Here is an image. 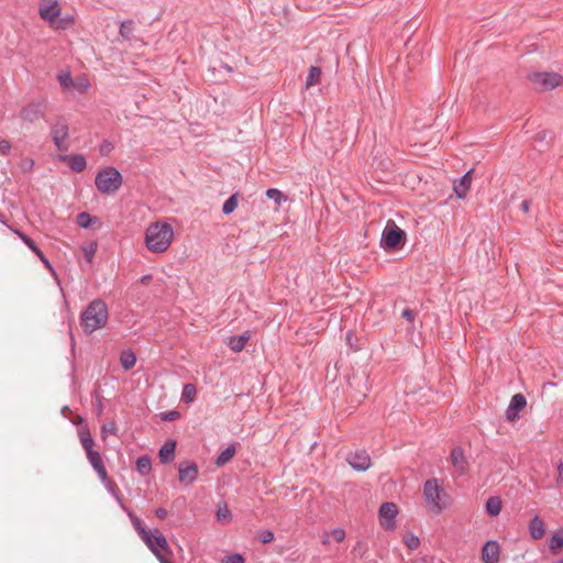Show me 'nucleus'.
<instances>
[{
  "mask_svg": "<svg viewBox=\"0 0 563 563\" xmlns=\"http://www.w3.org/2000/svg\"><path fill=\"white\" fill-rule=\"evenodd\" d=\"M173 239L172 225L167 222L156 221L146 228L144 243L150 252L159 254L168 250Z\"/></svg>",
  "mask_w": 563,
  "mask_h": 563,
  "instance_id": "nucleus-1",
  "label": "nucleus"
},
{
  "mask_svg": "<svg viewBox=\"0 0 563 563\" xmlns=\"http://www.w3.org/2000/svg\"><path fill=\"white\" fill-rule=\"evenodd\" d=\"M62 3L59 0H40L38 15L55 31L66 30L70 24V15L62 16Z\"/></svg>",
  "mask_w": 563,
  "mask_h": 563,
  "instance_id": "nucleus-2",
  "label": "nucleus"
},
{
  "mask_svg": "<svg viewBox=\"0 0 563 563\" xmlns=\"http://www.w3.org/2000/svg\"><path fill=\"white\" fill-rule=\"evenodd\" d=\"M108 307L104 301L96 299L91 301L81 313L80 324L86 333L103 328L108 321Z\"/></svg>",
  "mask_w": 563,
  "mask_h": 563,
  "instance_id": "nucleus-3",
  "label": "nucleus"
},
{
  "mask_svg": "<svg viewBox=\"0 0 563 563\" xmlns=\"http://www.w3.org/2000/svg\"><path fill=\"white\" fill-rule=\"evenodd\" d=\"M123 178L120 172L114 167H106L98 172L95 178V185L101 194L111 195L117 192Z\"/></svg>",
  "mask_w": 563,
  "mask_h": 563,
  "instance_id": "nucleus-4",
  "label": "nucleus"
},
{
  "mask_svg": "<svg viewBox=\"0 0 563 563\" xmlns=\"http://www.w3.org/2000/svg\"><path fill=\"white\" fill-rule=\"evenodd\" d=\"M442 493L443 489L437 478L426 481L423 485V497L429 509L435 514H440L446 507V504L441 503Z\"/></svg>",
  "mask_w": 563,
  "mask_h": 563,
  "instance_id": "nucleus-5",
  "label": "nucleus"
},
{
  "mask_svg": "<svg viewBox=\"0 0 563 563\" xmlns=\"http://www.w3.org/2000/svg\"><path fill=\"white\" fill-rule=\"evenodd\" d=\"M536 90H552L563 84V77L553 71H536L528 75Z\"/></svg>",
  "mask_w": 563,
  "mask_h": 563,
  "instance_id": "nucleus-6",
  "label": "nucleus"
},
{
  "mask_svg": "<svg viewBox=\"0 0 563 563\" xmlns=\"http://www.w3.org/2000/svg\"><path fill=\"white\" fill-rule=\"evenodd\" d=\"M406 233L393 220H389L382 233L380 245L385 250H396L405 244Z\"/></svg>",
  "mask_w": 563,
  "mask_h": 563,
  "instance_id": "nucleus-7",
  "label": "nucleus"
},
{
  "mask_svg": "<svg viewBox=\"0 0 563 563\" xmlns=\"http://www.w3.org/2000/svg\"><path fill=\"white\" fill-rule=\"evenodd\" d=\"M150 538L152 541V548L148 549L157 558L158 561L159 558L163 560H168L173 556V551L168 545L166 538L158 529L152 530Z\"/></svg>",
  "mask_w": 563,
  "mask_h": 563,
  "instance_id": "nucleus-8",
  "label": "nucleus"
},
{
  "mask_svg": "<svg viewBox=\"0 0 563 563\" xmlns=\"http://www.w3.org/2000/svg\"><path fill=\"white\" fill-rule=\"evenodd\" d=\"M379 521L382 527L386 530H394L396 528L395 518L398 515V507L394 503H383L378 510Z\"/></svg>",
  "mask_w": 563,
  "mask_h": 563,
  "instance_id": "nucleus-9",
  "label": "nucleus"
},
{
  "mask_svg": "<svg viewBox=\"0 0 563 563\" xmlns=\"http://www.w3.org/2000/svg\"><path fill=\"white\" fill-rule=\"evenodd\" d=\"M451 463L459 476H463L468 471V462L466 460L464 450L461 446H455L451 451Z\"/></svg>",
  "mask_w": 563,
  "mask_h": 563,
  "instance_id": "nucleus-10",
  "label": "nucleus"
},
{
  "mask_svg": "<svg viewBox=\"0 0 563 563\" xmlns=\"http://www.w3.org/2000/svg\"><path fill=\"white\" fill-rule=\"evenodd\" d=\"M52 134L56 147L62 152L67 151L70 145L68 126L66 124H56L53 128Z\"/></svg>",
  "mask_w": 563,
  "mask_h": 563,
  "instance_id": "nucleus-11",
  "label": "nucleus"
},
{
  "mask_svg": "<svg viewBox=\"0 0 563 563\" xmlns=\"http://www.w3.org/2000/svg\"><path fill=\"white\" fill-rule=\"evenodd\" d=\"M526 406L527 399L522 394L514 395L506 409V419L508 421H516L519 418V412L523 410Z\"/></svg>",
  "mask_w": 563,
  "mask_h": 563,
  "instance_id": "nucleus-12",
  "label": "nucleus"
},
{
  "mask_svg": "<svg viewBox=\"0 0 563 563\" xmlns=\"http://www.w3.org/2000/svg\"><path fill=\"white\" fill-rule=\"evenodd\" d=\"M347 462L354 470L358 472L366 471L372 465L371 456L364 450L349 454Z\"/></svg>",
  "mask_w": 563,
  "mask_h": 563,
  "instance_id": "nucleus-13",
  "label": "nucleus"
},
{
  "mask_svg": "<svg viewBox=\"0 0 563 563\" xmlns=\"http://www.w3.org/2000/svg\"><path fill=\"white\" fill-rule=\"evenodd\" d=\"M82 419L79 416H73V424H78V438L82 449L86 451L92 450L95 448V440L90 434V431L86 426H81Z\"/></svg>",
  "mask_w": 563,
  "mask_h": 563,
  "instance_id": "nucleus-14",
  "label": "nucleus"
},
{
  "mask_svg": "<svg viewBox=\"0 0 563 563\" xmlns=\"http://www.w3.org/2000/svg\"><path fill=\"white\" fill-rule=\"evenodd\" d=\"M199 474L198 465L195 462L179 464V481L185 485L192 484Z\"/></svg>",
  "mask_w": 563,
  "mask_h": 563,
  "instance_id": "nucleus-15",
  "label": "nucleus"
},
{
  "mask_svg": "<svg viewBox=\"0 0 563 563\" xmlns=\"http://www.w3.org/2000/svg\"><path fill=\"white\" fill-rule=\"evenodd\" d=\"M44 104L42 102H32L22 108L20 118L24 121L34 122L44 113Z\"/></svg>",
  "mask_w": 563,
  "mask_h": 563,
  "instance_id": "nucleus-16",
  "label": "nucleus"
},
{
  "mask_svg": "<svg viewBox=\"0 0 563 563\" xmlns=\"http://www.w3.org/2000/svg\"><path fill=\"white\" fill-rule=\"evenodd\" d=\"M500 556V547L497 541L489 540L482 548V561L484 563H497Z\"/></svg>",
  "mask_w": 563,
  "mask_h": 563,
  "instance_id": "nucleus-17",
  "label": "nucleus"
},
{
  "mask_svg": "<svg viewBox=\"0 0 563 563\" xmlns=\"http://www.w3.org/2000/svg\"><path fill=\"white\" fill-rule=\"evenodd\" d=\"M86 455H87V459H88L89 463L91 464L92 468L98 474V476L102 481L108 479V472L103 464V460H102L100 453L98 451H96L95 449H92V450L86 451Z\"/></svg>",
  "mask_w": 563,
  "mask_h": 563,
  "instance_id": "nucleus-18",
  "label": "nucleus"
},
{
  "mask_svg": "<svg viewBox=\"0 0 563 563\" xmlns=\"http://www.w3.org/2000/svg\"><path fill=\"white\" fill-rule=\"evenodd\" d=\"M86 455H87V459H88L89 463L91 464L92 468L98 474V476L102 481L108 479V472L103 464V460H102L100 453L98 451H96L95 449H92V450L86 451Z\"/></svg>",
  "mask_w": 563,
  "mask_h": 563,
  "instance_id": "nucleus-19",
  "label": "nucleus"
},
{
  "mask_svg": "<svg viewBox=\"0 0 563 563\" xmlns=\"http://www.w3.org/2000/svg\"><path fill=\"white\" fill-rule=\"evenodd\" d=\"M472 173L473 169H470L459 180L454 181L453 190L460 199H464L470 191L472 185Z\"/></svg>",
  "mask_w": 563,
  "mask_h": 563,
  "instance_id": "nucleus-20",
  "label": "nucleus"
},
{
  "mask_svg": "<svg viewBox=\"0 0 563 563\" xmlns=\"http://www.w3.org/2000/svg\"><path fill=\"white\" fill-rule=\"evenodd\" d=\"M528 530H529L530 537L533 540L542 539L544 537V534H545L544 521L539 516H534L529 521Z\"/></svg>",
  "mask_w": 563,
  "mask_h": 563,
  "instance_id": "nucleus-21",
  "label": "nucleus"
},
{
  "mask_svg": "<svg viewBox=\"0 0 563 563\" xmlns=\"http://www.w3.org/2000/svg\"><path fill=\"white\" fill-rule=\"evenodd\" d=\"M176 441L167 440L159 449V460L163 464H168L175 459Z\"/></svg>",
  "mask_w": 563,
  "mask_h": 563,
  "instance_id": "nucleus-22",
  "label": "nucleus"
},
{
  "mask_svg": "<svg viewBox=\"0 0 563 563\" xmlns=\"http://www.w3.org/2000/svg\"><path fill=\"white\" fill-rule=\"evenodd\" d=\"M131 522L133 525V528L139 533L142 541L147 545V548H152V541H151V533L152 530L148 531L144 528L141 519L132 514H130Z\"/></svg>",
  "mask_w": 563,
  "mask_h": 563,
  "instance_id": "nucleus-23",
  "label": "nucleus"
},
{
  "mask_svg": "<svg viewBox=\"0 0 563 563\" xmlns=\"http://www.w3.org/2000/svg\"><path fill=\"white\" fill-rule=\"evenodd\" d=\"M251 335L249 332H244L240 335H233V336H230L229 339V347L233 351V352H241L246 343L249 342Z\"/></svg>",
  "mask_w": 563,
  "mask_h": 563,
  "instance_id": "nucleus-24",
  "label": "nucleus"
},
{
  "mask_svg": "<svg viewBox=\"0 0 563 563\" xmlns=\"http://www.w3.org/2000/svg\"><path fill=\"white\" fill-rule=\"evenodd\" d=\"M485 508H486V512L490 517L498 516L500 514V511H501V499H500V497H498V496L489 497L487 499V501H486Z\"/></svg>",
  "mask_w": 563,
  "mask_h": 563,
  "instance_id": "nucleus-25",
  "label": "nucleus"
},
{
  "mask_svg": "<svg viewBox=\"0 0 563 563\" xmlns=\"http://www.w3.org/2000/svg\"><path fill=\"white\" fill-rule=\"evenodd\" d=\"M235 452H236V448H235V443L233 444H230L229 446H227L219 455L218 457L216 459V464L218 466H223L225 465L228 462H230L233 456L235 455Z\"/></svg>",
  "mask_w": 563,
  "mask_h": 563,
  "instance_id": "nucleus-26",
  "label": "nucleus"
},
{
  "mask_svg": "<svg viewBox=\"0 0 563 563\" xmlns=\"http://www.w3.org/2000/svg\"><path fill=\"white\" fill-rule=\"evenodd\" d=\"M77 224L80 227V228H84V229H88L90 227H92L93 224L96 223H99L100 224V220L98 217H95V216H91L89 214L88 212H81L77 216Z\"/></svg>",
  "mask_w": 563,
  "mask_h": 563,
  "instance_id": "nucleus-27",
  "label": "nucleus"
},
{
  "mask_svg": "<svg viewBox=\"0 0 563 563\" xmlns=\"http://www.w3.org/2000/svg\"><path fill=\"white\" fill-rule=\"evenodd\" d=\"M136 355L133 351L126 350L123 351L120 355V364L125 369L129 371L135 366Z\"/></svg>",
  "mask_w": 563,
  "mask_h": 563,
  "instance_id": "nucleus-28",
  "label": "nucleus"
},
{
  "mask_svg": "<svg viewBox=\"0 0 563 563\" xmlns=\"http://www.w3.org/2000/svg\"><path fill=\"white\" fill-rule=\"evenodd\" d=\"M548 544L552 553H556L560 549H563V529L555 531L549 539Z\"/></svg>",
  "mask_w": 563,
  "mask_h": 563,
  "instance_id": "nucleus-29",
  "label": "nucleus"
},
{
  "mask_svg": "<svg viewBox=\"0 0 563 563\" xmlns=\"http://www.w3.org/2000/svg\"><path fill=\"white\" fill-rule=\"evenodd\" d=\"M152 470V461L148 455H142L136 460V471L142 475L146 476Z\"/></svg>",
  "mask_w": 563,
  "mask_h": 563,
  "instance_id": "nucleus-30",
  "label": "nucleus"
},
{
  "mask_svg": "<svg viewBox=\"0 0 563 563\" xmlns=\"http://www.w3.org/2000/svg\"><path fill=\"white\" fill-rule=\"evenodd\" d=\"M97 249H98V243L96 241H90V242L81 245V251H82V254L85 256L87 264H89V265L92 264V260L95 257Z\"/></svg>",
  "mask_w": 563,
  "mask_h": 563,
  "instance_id": "nucleus-31",
  "label": "nucleus"
},
{
  "mask_svg": "<svg viewBox=\"0 0 563 563\" xmlns=\"http://www.w3.org/2000/svg\"><path fill=\"white\" fill-rule=\"evenodd\" d=\"M321 77V69L317 66H311L306 79V88L317 85Z\"/></svg>",
  "mask_w": 563,
  "mask_h": 563,
  "instance_id": "nucleus-32",
  "label": "nucleus"
},
{
  "mask_svg": "<svg viewBox=\"0 0 563 563\" xmlns=\"http://www.w3.org/2000/svg\"><path fill=\"white\" fill-rule=\"evenodd\" d=\"M197 395V388L194 384H186L183 388L181 400L184 402H191L195 400Z\"/></svg>",
  "mask_w": 563,
  "mask_h": 563,
  "instance_id": "nucleus-33",
  "label": "nucleus"
},
{
  "mask_svg": "<svg viewBox=\"0 0 563 563\" xmlns=\"http://www.w3.org/2000/svg\"><path fill=\"white\" fill-rule=\"evenodd\" d=\"M133 31H134L133 20H125V21L121 22L119 33L123 38L130 40Z\"/></svg>",
  "mask_w": 563,
  "mask_h": 563,
  "instance_id": "nucleus-34",
  "label": "nucleus"
},
{
  "mask_svg": "<svg viewBox=\"0 0 563 563\" xmlns=\"http://www.w3.org/2000/svg\"><path fill=\"white\" fill-rule=\"evenodd\" d=\"M90 87V81L87 77H78L76 80H73V89L77 90L80 93H85Z\"/></svg>",
  "mask_w": 563,
  "mask_h": 563,
  "instance_id": "nucleus-35",
  "label": "nucleus"
},
{
  "mask_svg": "<svg viewBox=\"0 0 563 563\" xmlns=\"http://www.w3.org/2000/svg\"><path fill=\"white\" fill-rule=\"evenodd\" d=\"M86 158L80 154H73L71 168L74 172H82L86 168Z\"/></svg>",
  "mask_w": 563,
  "mask_h": 563,
  "instance_id": "nucleus-36",
  "label": "nucleus"
},
{
  "mask_svg": "<svg viewBox=\"0 0 563 563\" xmlns=\"http://www.w3.org/2000/svg\"><path fill=\"white\" fill-rule=\"evenodd\" d=\"M238 194H233L229 199L225 200L222 207V211L224 214L232 213L238 207Z\"/></svg>",
  "mask_w": 563,
  "mask_h": 563,
  "instance_id": "nucleus-37",
  "label": "nucleus"
},
{
  "mask_svg": "<svg viewBox=\"0 0 563 563\" xmlns=\"http://www.w3.org/2000/svg\"><path fill=\"white\" fill-rule=\"evenodd\" d=\"M267 198L274 200L277 206H280L283 201H286V196L276 188H269L266 190Z\"/></svg>",
  "mask_w": 563,
  "mask_h": 563,
  "instance_id": "nucleus-38",
  "label": "nucleus"
},
{
  "mask_svg": "<svg viewBox=\"0 0 563 563\" xmlns=\"http://www.w3.org/2000/svg\"><path fill=\"white\" fill-rule=\"evenodd\" d=\"M402 541L409 550H416L420 545L419 538L413 533L405 534Z\"/></svg>",
  "mask_w": 563,
  "mask_h": 563,
  "instance_id": "nucleus-39",
  "label": "nucleus"
},
{
  "mask_svg": "<svg viewBox=\"0 0 563 563\" xmlns=\"http://www.w3.org/2000/svg\"><path fill=\"white\" fill-rule=\"evenodd\" d=\"M15 233L19 235V238L23 241V243L33 252V253H36L40 249L36 246V244L34 243V241L29 238L26 234H24L23 232L19 231V230H15Z\"/></svg>",
  "mask_w": 563,
  "mask_h": 563,
  "instance_id": "nucleus-40",
  "label": "nucleus"
},
{
  "mask_svg": "<svg viewBox=\"0 0 563 563\" xmlns=\"http://www.w3.org/2000/svg\"><path fill=\"white\" fill-rule=\"evenodd\" d=\"M217 519L220 522H230L231 512L228 507L224 505L223 507H219L217 510Z\"/></svg>",
  "mask_w": 563,
  "mask_h": 563,
  "instance_id": "nucleus-41",
  "label": "nucleus"
},
{
  "mask_svg": "<svg viewBox=\"0 0 563 563\" xmlns=\"http://www.w3.org/2000/svg\"><path fill=\"white\" fill-rule=\"evenodd\" d=\"M57 79L64 89L70 88V71L59 73Z\"/></svg>",
  "mask_w": 563,
  "mask_h": 563,
  "instance_id": "nucleus-42",
  "label": "nucleus"
},
{
  "mask_svg": "<svg viewBox=\"0 0 563 563\" xmlns=\"http://www.w3.org/2000/svg\"><path fill=\"white\" fill-rule=\"evenodd\" d=\"M258 539L263 544L269 543L274 540L273 531L265 529L258 532Z\"/></svg>",
  "mask_w": 563,
  "mask_h": 563,
  "instance_id": "nucleus-43",
  "label": "nucleus"
},
{
  "mask_svg": "<svg viewBox=\"0 0 563 563\" xmlns=\"http://www.w3.org/2000/svg\"><path fill=\"white\" fill-rule=\"evenodd\" d=\"M179 416H180L179 411L170 410V411L162 413V420L163 421H174V420L178 419Z\"/></svg>",
  "mask_w": 563,
  "mask_h": 563,
  "instance_id": "nucleus-44",
  "label": "nucleus"
},
{
  "mask_svg": "<svg viewBox=\"0 0 563 563\" xmlns=\"http://www.w3.org/2000/svg\"><path fill=\"white\" fill-rule=\"evenodd\" d=\"M11 151V143L8 140L0 139V155H8Z\"/></svg>",
  "mask_w": 563,
  "mask_h": 563,
  "instance_id": "nucleus-45",
  "label": "nucleus"
},
{
  "mask_svg": "<svg viewBox=\"0 0 563 563\" xmlns=\"http://www.w3.org/2000/svg\"><path fill=\"white\" fill-rule=\"evenodd\" d=\"M331 537L336 542H342L345 539V531L343 529L336 528L331 531Z\"/></svg>",
  "mask_w": 563,
  "mask_h": 563,
  "instance_id": "nucleus-46",
  "label": "nucleus"
},
{
  "mask_svg": "<svg viewBox=\"0 0 563 563\" xmlns=\"http://www.w3.org/2000/svg\"><path fill=\"white\" fill-rule=\"evenodd\" d=\"M401 317L409 322H413L416 318V312L409 308H406L402 310Z\"/></svg>",
  "mask_w": 563,
  "mask_h": 563,
  "instance_id": "nucleus-47",
  "label": "nucleus"
},
{
  "mask_svg": "<svg viewBox=\"0 0 563 563\" xmlns=\"http://www.w3.org/2000/svg\"><path fill=\"white\" fill-rule=\"evenodd\" d=\"M224 563H244V558L241 554L228 555Z\"/></svg>",
  "mask_w": 563,
  "mask_h": 563,
  "instance_id": "nucleus-48",
  "label": "nucleus"
},
{
  "mask_svg": "<svg viewBox=\"0 0 563 563\" xmlns=\"http://www.w3.org/2000/svg\"><path fill=\"white\" fill-rule=\"evenodd\" d=\"M556 470H558L556 484L560 486L563 482V461H560L558 463Z\"/></svg>",
  "mask_w": 563,
  "mask_h": 563,
  "instance_id": "nucleus-49",
  "label": "nucleus"
},
{
  "mask_svg": "<svg viewBox=\"0 0 563 563\" xmlns=\"http://www.w3.org/2000/svg\"><path fill=\"white\" fill-rule=\"evenodd\" d=\"M115 431H117V424L113 421L102 426L103 433H106V432L115 433Z\"/></svg>",
  "mask_w": 563,
  "mask_h": 563,
  "instance_id": "nucleus-50",
  "label": "nucleus"
},
{
  "mask_svg": "<svg viewBox=\"0 0 563 563\" xmlns=\"http://www.w3.org/2000/svg\"><path fill=\"white\" fill-rule=\"evenodd\" d=\"M36 256L45 264V266L49 269V271H53L52 266H51V263L49 261L47 260V257L44 255V253L38 250L36 253Z\"/></svg>",
  "mask_w": 563,
  "mask_h": 563,
  "instance_id": "nucleus-51",
  "label": "nucleus"
},
{
  "mask_svg": "<svg viewBox=\"0 0 563 563\" xmlns=\"http://www.w3.org/2000/svg\"><path fill=\"white\" fill-rule=\"evenodd\" d=\"M155 515H156L157 518L163 520V519H165L167 517L168 512H167V510L165 508H157L155 510Z\"/></svg>",
  "mask_w": 563,
  "mask_h": 563,
  "instance_id": "nucleus-52",
  "label": "nucleus"
},
{
  "mask_svg": "<svg viewBox=\"0 0 563 563\" xmlns=\"http://www.w3.org/2000/svg\"><path fill=\"white\" fill-rule=\"evenodd\" d=\"M111 147H112V146H111V144H110V143L104 142V143L101 145V147H100V152H101L102 154H107V153H109V152L111 151Z\"/></svg>",
  "mask_w": 563,
  "mask_h": 563,
  "instance_id": "nucleus-53",
  "label": "nucleus"
},
{
  "mask_svg": "<svg viewBox=\"0 0 563 563\" xmlns=\"http://www.w3.org/2000/svg\"><path fill=\"white\" fill-rule=\"evenodd\" d=\"M520 209L527 213L530 209V202L528 200H523L521 203H520Z\"/></svg>",
  "mask_w": 563,
  "mask_h": 563,
  "instance_id": "nucleus-54",
  "label": "nucleus"
},
{
  "mask_svg": "<svg viewBox=\"0 0 563 563\" xmlns=\"http://www.w3.org/2000/svg\"><path fill=\"white\" fill-rule=\"evenodd\" d=\"M59 161L68 162L70 164V156L67 154H60L57 156Z\"/></svg>",
  "mask_w": 563,
  "mask_h": 563,
  "instance_id": "nucleus-55",
  "label": "nucleus"
},
{
  "mask_svg": "<svg viewBox=\"0 0 563 563\" xmlns=\"http://www.w3.org/2000/svg\"><path fill=\"white\" fill-rule=\"evenodd\" d=\"M151 278H152V276H151V275H145V276H143V277L141 278V282H142V284H147V283H148V280H150Z\"/></svg>",
  "mask_w": 563,
  "mask_h": 563,
  "instance_id": "nucleus-56",
  "label": "nucleus"
},
{
  "mask_svg": "<svg viewBox=\"0 0 563 563\" xmlns=\"http://www.w3.org/2000/svg\"><path fill=\"white\" fill-rule=\"evenodd\" d=\"M67 410H69L68 406H64V407L62 408V415H63L65 418H67V413H66V411H67Z\"/></svg>",
  "mask_w": 563,
  "mask_h": 563,
  "instance_id": "nucleus-57",
  "label": "nucleus"
},
{
  "mask_svg": "<svg viewBox=\"0 0 563 563\" xmlns=\"http://www.w3.org/2000/svg\"><path fill=\"white\" fill-rule=\"evenodd\" d=\"M32 166H33V161H31V159H30V161H26V162H25V167H27V168H30V169H31V168H32Z\"/></svg>",
  "mask_w": 563,
  "mask_h": 563,
  "instance_id": "nucleus-58",
  "label": "nucleus"
},
{
  "mask_svg": "<svg viewBox=\"0 0 563 563\" xmlns=\"http://www.w3.org/2000/svg\"><path fill=\"white\" fill-rule=\"evenodd\" d=\"M537 136H538L539 140H544L545 139V132L538 133Z\"/></svg>",
  "mask_w": 563,
  "mask_h": 563,
  "instance_id": "nucleus-59",
  "label": "nucleus"
},
{
  "mask_svg": "<svg viewBox=\"0 0 563 563\" xmlns=\"http://www.w3.org/2000/svg\"><path fill=\"white\" fill-rule=\"evenodd\" d=\"M159 562H161V563H173V562H172V558H170V559H168V560H163L162 558H159Z\"/></svg>",
  "mask_w": 563,
  "mask_h": 563,
  "instance_id": "nucleus-60",
  "label": "nucleus"
},
{
  "mask_svg": "<svg viewBox=\"0 0 563 563\" xmlns=\"http://www.w3.org/2000/svg\"><path fill=\"white\" fill-rule=\"evenodd\" d=\"M416 563H429L426 559H421L419 561H417Z\"/></svg>",
  "mask_w": 563,
  "mask_h": 563,
  "instance_id": "nucleus-61",
  "label": "nucleus"
},
{
  "mask_svg": "<svg viewBox=\"0 0 563 563\" xmlns=\"http://www.w3.org/2000/svg\"><path fill=\"white\" fill-rule=\"evenodd\" d=\"M322 543H323V544H328V543H329V539H328V538H324V539L322 540Z\"/></svg>",
  "mask_w": 563,
  "mask_h": 563,
  "instance_id": "nucleus-62",
  "label": "nucleus"
},
{
  "mask_svg": "<svg viewBox=\"0 0 563 563\" xmlns=\"http://www.w3.org/2000/svg\"><path fill=\"white\" fill-rule=\"evenodd\" d=\"M0 221H1L2 223H5L3 214H0Z\"/></svg>",
  "mask_w": 563,
  "mask_h": 563,
  "instance_id": "nucleus-63",
  "label": "nucleus"
},
{
  "mask_svg": "<svg viewBox=\"0 0 563 563\" xmlns=\"http://www.w3.org/2000/svg\"><path fill=\"white\" fill-rule=\"evenodd\" d=\"M558 562L563 563V556L560 560H558Z\"/></svg>",
  "mask_w": 563,
  "mask_h": 563,
  "instance_id": "nucleus-64",
  "label": "nucleus"
}]
</instances>
